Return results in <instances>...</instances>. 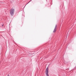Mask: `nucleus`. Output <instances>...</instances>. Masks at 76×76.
I'll list each match as a JSON object with an SVG mask.
<instances>
[{
    "instance_id": "nucleus-1",
    "label": "nucleus",
    "mask_w": 76,
    "mask_h": 76,
    "mask_svg": "<svg viewBox=\"0 0 76 76\" xmlns=\"http://www.w3.org/2000/svg\"><path fill=\"white\" fill-rule=\"evenodd\" d=\"M15 12V10L13 9H12L10 10V13L11 16H13L14 14V12Z\"/></svg>"
},
{
    "instance_id": "nucleus-2",
    "label": "nucleus",
    "mask_w": 76,
    "mask_h": 76,
    "mask_svg": "<svg viewBox=\"0 0 76 76\" xmlns=\"http://www.w3.org/2000/svg\"><path fill=\"white\" fill-rule=\"evenodd\" d=\"M45 73L47 76H49V75L48 74V67H47L46 69Z\"/></svg>"
},
{
    "instance_id": "nucleus-3",
    "label": "nucleus",
    "mask_w": 76,
    "mask_h": 76,
    "mask_svg": "<svg viewBox=\"0 0 76 76\" xmlns=\"http://www.w3.org/2000/svg\"><path fill=\"white\" fill-rule=\"evenodd\" d=\"M56 29H57V25H56L55 28L53 31V32H56Z\"/></svg>"
},
{
    "instance_id": "nucleus-4",
    "label": "nucleus",
    "mask_w": 76,
    "mask_h": 76,
    "mask_svg": "<svg viewBox=\"0 0 76 76\" xmlns=\"http://www.w3.org/2000/svg\"><path fill=\"white\" fill-rule=\"evenodd\" d=\"M32 1V0H31L29 2H28L25 6H26V5H27V4H28V3H29V2H30V1Z\"/></svg>"
},
{
    "instance_id": "nucleus-5",
    "label": "nucleus",
    "mask_w": 76,
    "mask_h": 76,
    "mask_svg": "<svg viewBox=\"0 0 76 76\" xmlns=\"http://www.w3.org/2000/svg\"><path fill=\"white\" fill-rule=\"evenodd\" d=\"M32 1V0H31L29 2H28L25 6H26V5H27V4H28V3H29V2H30V1Z\"/></svg>"
},
{
    "instance_id": "nucleus-6",
    "label": "nucleus",
    "mask_w": 76,
    "mask_h": 76,
    "mask_svg": "<svg viewBox=\"0 0 76 76\" xmlns=\"http://www.w3.org/2000/svg\"><path fill=\"white\" fill-rule=\"evenodd\" d=\"M2 26H3V25H2Z\"/></svg>"
},
{
    "instance_id": "nucleus-7",
    "label": "nucleus",
    "mask_w": 76,
    "mask_h": 76,
    "mask_svg": "<svg viewBox=\"0 0 76 76\" xmlns=\"http://www.w3.org/2000/svg\"><path fill=\"white\" fill-rule=\"evenodd\" d=\"M8 76H9V75H8Z\"/></svg>"
}]
</instances>
